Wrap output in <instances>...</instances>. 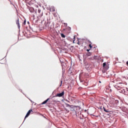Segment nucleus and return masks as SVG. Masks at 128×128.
<instances>
[{
	"label": "nucleus",
	"instance_id": "f257e3e1",
	"mask_svg": "<svg viewBox=\"0 0 128 128\" xmlns=\"http://www.w3.org/2000/svg\"><path fill=\"white\" fill-rule=\"evenodd\" d=\"M126 91L124 89H122L121 90V92H122V94H126V96H128V88H126Z\"/></svg>",
	"mask_w": 128,
	"mask_h": 128
},
{
	"label": "nucleus",
	"instance_id": "f03ea898",
	"mask_svg": "<svg viewBox=\"0 0 128 128\" xmlns=\"http://www.w3.org/2000/svg\"><path fill=\"white\" fill-rule=\"evenodd\" d=\"M32 112V110L30 109V110H29L28 111V112H27L25 118H24V120H26V118H28V116H30V112Z\"/></svg>",
	"mask_w": 128,
	"mask_h": 128
},
{
	"label": "nucleus",
	"instance_id": "7ed1b4c3",
	"mask_svg": "<svg viewBox=\"0 0 128 128\" xmlns=\"http://www.w3.org/2000/svg\"><path fill=\"white\" fill-rule=\"evenodd\" d=\"M64 95V92L63 91L62 93L58 94L56 95V96H58V98H62V96Z\"/></svg>",
	"mask_w": 128,
	"mask_h": 128
},
{
	"label": "nucleus",
	"instance_id": "20e7f679",
	"mask_svg": "<svg viewBox=\"0 0 128 128\" xmlns=\"http://www.w3.org/2000/svg\"><path fill=\"white\" fill-rule=\"evenodd\" d=\"M106 92L108 94L110 92H112V89L110 88V87H106Z\"/></svg>",
	"mask_w": 128,
	"mask_h": 128
},
{
	"label": "nucleus",
	"instance_id": "39448f33",
	"mask_svg": "<svg viewBox=\"0 0 128 128\" xmlns=\"http://www.w3.org/2000/svg\"><path fill=\"white\" fill-rule=\"evenodd\" d=\"M16 22V24L18 26V28L20 30V20L18 18Z\"/></svg>",
	"mask_w": 128,
	"mask_h": 128
},
{
	"label": "nucleus",
	"instance_id": "423d86ee",
	"mask_svg": "<svg viewBox=\"0 0 128 128\" xmlns=\"http://www.w3.org/2000/svg\"><path fill=\"white\" fill-rule=\"evenodd\" d=\"M103 68H106V70H108V66L106 65V62L103 63Z\"/></svg>",
	"mask_w": 128,
	"mask_h": 128
},
{
	"label": "nucleus",
	"instance_id": "0eeeda50",
	"mask_svg": "<svg viewBox=\"0 0 128 128\" xmlns=\"http://www.w3.org/2000/svg\"><path fill=\"white\" fill-rule=\"evenodd\" d=\"M50 12H56V8L54 6H51L50 8Z\"/></svg>",
	"mask_w": 128,
	"mask_h": 128
},
{
	"label": "nucleus",
	"instance_id": "6e6552de",
	"mask_svg": "<svg viewBox=\"0 0 128 128\" xmlns=\"http://www.w3.org/2000/svg\"><path fill=\"white\" fill-rule=\"evenodd\" d=\"M103 110H104V112H109L110 110L106 108V107L103 106Z\"/></svg>",
	"mask_w": 128,
	"mask_h": 128
},
{
	"label": "nucleus",
	"instance_id": "1a4fd4ad",
	"mask_svg": "<svg viewBox=\"0 0 128 128\" xmlns=\"http://www.w3.org/2000/svg\"><path fill=\"white\" fill-rule=\"evenodd\" d=\"M80 82H83V84L84 86H86L88 84V82H86V81H82V80H80Z\"/></svg>",
	"mask_w": 128,
	"mask_h": 128
},
{
	"label": "nucleus",
	"instance_id": "9d476101",
	"mask_svg": "<svg viewBox=\"0 0 128 128\" xmlns=\"http://www.w3.org/2000/svg\"><path fill=\"white\" fill-rule=\"evenodd\" d=\"M48 100H50V98H48L47 100H46L44 102H42V104H46V102H48Z\"/></svg>",
	"mask_w": 128,
	"mask_h": 128
},
{
	"label": "nucleus",
	"instance_id": "9b49d317",
	"mask_svg": "<svg viewBox=\"0 0 128 128\" xmlns=\"http://www.w3.org/2000/svg\"><path fill=\"white\" fill-rule=\"evenodd\" d=\"M79 118H80V120H82L84 118V115H82V113H80L79 115Z\"/></svg>",
	"mask_w": 128,
	"mask_h": 128
},
{
	"label": "nucleus",
	"instance_id": "f8f14e48",
	"mask_svg": "<svg viewBox=\"0 0 128 128\" xmlns=\"http://www.w3.org/2000/svg\"><path fill=\"white\" fill-rule=\"evenodd\" d=\"M86 56H92V53L88 52V53L86 54Z\"/></svg>",
	"mask_w": 128,
	"mask_h": 128
},
{
	"label": "nucleus",
	"instance_id": "ddd939ff",
	"mask_svg": "<svg viewBox=\"0 0 128 128\" xmlns=\"http://www.w3.org/2000/svg\"><path fill=\"white\" fill-rule=\"evenodd\" d=\"M61 36L62 38H66V36L64 34H61Z\"/></svg>",
	"mask_w": 128,
	"mask_h": 128
},
{
	"label": "nucleus",
	"instance_id": "4468645a",
	"mask_svg": "<svg viewBox=\"0 0 128 128\" xmlns=\"http://www.w3.org/2000/svg\"><path fill=\"white\" fill-rule=\"evenodd\" d=\"M26 21L25 20L24 21V22H23L22 25L23 26H26Z\"/></svg>",
	"mask_w": 128,
	"mask_h": 128
},
{
	"label": "nucleus",
	"instance_id": "2eb2a0df",
	"mask_svg": "<svg viewBox=\"0 0 128 128\" xmlns=\"http://www.w3.org/2000/svg\"><path fill=\"white\" fill-rule=\"evenodd\" d=\"M64 26H68V24H66V23H64Z\"/></svg>",
	"mask_w": 128,
	"mask_h": 128
},
{
	"label": "nucleus",
	"instance_id": "dca6fc26",
	"mask_svg": "<svg viewBox=\"0 0 128 128\" xmlns=\"http://www.w3.org/2000/svg\"><path fill=\"white\" fill-rule=\"evenodd\" d=\"M89 47L90 48H92V44H89Z\"/></svg>",
	"mask_w": 128,
	"mask_h": 128
},
{
	"label": "nucleus",
	"instance_id": "f3484780",
	"mask_svg": "<svg viewBox=\"0 0 128 128\" xmlns=\"http://www.w3.org/2000/svg\"><path fill=\"white\" fill-rule=\"evenodd\" d=\"M115 102H116V104H118V100H116Z\"/></svg>",
	"mask_w": 128,
	"mask_h": 128
},
{
	"label": "nucleus",
	"instance_id": "a211bd4d",
	"mask_svg": "<svg viewBox=\"0 0 128 128\" xmlns=\"http://www.w3.org/2000/svg\"><path fill=\"white\" fill-rule=\"evenodd\" d=\"M75 38H76V36H74V40H73V42L74 43V40H75Z\"/></svg>",
	"mask_w": 128,
	"mask_h": 128
},
{
	"label": "nucleus",
	"instance_id": "6ab92c4d",
	"mask_svg": "<svg viewBox=\"0 0 128 128\" xmlns=\"http://www.w3.org/2000/svg\"><path fill=\"white\" fill-rule=\"evenodd\" d=\"M62 81H61V84L60 85V86H62Z\"/></svg>",
	"mask_w": 128,
	"mask_h": 128
},
{
	"label": "nucleus",
	"instance_id": "aec40b11",
	"mask_svg": "<svg viewBox=\"0 0 128 128\" xmlns=\"http://www.w3.org/2000/svg\"><path fill=\"white\" fill-rule=\"evenodd\" d=\"M77 44H78L79 46L80 44V42H77Z\"/></svg>",
	"mask_w": 128,
	"mask_h": 128
},
{
	"label": "nucleus",
	"instance_id": "412c9836",
	"mask_svg": "<svg viewBox=\"0 0 128 128\" xmlns=\"http://www.w3.org/2000/svg\"><path fill=\"white\" fill-rule=\"evenodd\" d=\"M114 100H113V102H112V104H114Z\"/></svg>",
	"mask_w": 128,
	"mask_h": 128
},
{
	"label": "nucleus",
	"instance_id": "4be33fe9",
	"mask_svg": "<svg viewBox=\"0 0 128 128\" xmlns=\"http://www.w3.org/2000/svg\"><path fill=\"white\" fill-rule=\"evenodd\" d=\"M90 50H87V52H90Z\"/></svg>",
	"mask_w": 128,
	"mask_h": 128
},
{
	"label": "nucleus",
	"instance_id": "5701e85b",
	"mask_svg": "<svg viewBox=\"0 0 128 128\" xmlns=\"http://www.w3.org/2000/svg\"><path fill=\"white\" fill-rule=\"evenodd\" d=\"M63 30H66V29H63Z\"/></svg>",
	"mask_w": 128,
	"mask_h": 128
},
{
	"label": "nucleus",
	"instance_id": "b1692460",
	"mask_svg": "<svg viewBox=\"0 0 128 128\" xmlns=\"http://www.w3.org/2000/svg\"><path fill=\"white\" fill-rule=\"evenodd\" d=\"M70 30V28H69Z\"/></svg>",
	"mask_w": 128,
	"mask_h": 128
},
{
	"label": "nucleus",
	"instance_id": "393cba45",
	"mask_svg": "<svg viewBox=\"0 0 128 128\" xmlns=\"http://www.w3.org/2000/svg\"><path fill=\"white\" fill-rule=\"evenodd\" d=\"M99 82H101L100 81Z\"/></svg>",
	"mask_w": 128,
	"mask_h": 128
}]
</instances>
